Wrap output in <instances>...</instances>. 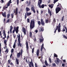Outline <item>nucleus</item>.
<instances>
[{
  "instance_id": "f257e3e1",
  "label": "nucleus",
  "mask_w": 67,
  "mask_h": 67,
  "mask_svg": "<svg viewBox=\"0 0 67 67\" xmlns=\"http://www.w3.org/2000/svg\"><path fill=\"white\" fill-rule=\"evenodd\" d=\"M35 26V20L33 19V20H31L30 22V28L31 30H32L33 29H34Z\"/></svg>"
},
{
  "instance_id": "f03ea898",
  "label": "nucleus",
  "mask_w": 67,
  "mask_h": 67,
  "mask_svg": "<svg viewBox=\"0 0 67 67\" xmlns=\"http://www.w3.org/2000/svg\"><path fill=\"white\" fill-rule=\"evenodd\" d=\"M59 5L60 7H58L55 8V12L56 14L58 13L61 10V8H62V6L61 5V4H59Z\"/></svg>"
},
{
  "instance_id": "7ed1b4c3",
  "label": "nucleus",
  "mask_w": 67,
  "mask_h": 67,
  "mask_svg": "<svg viewBox=\"0 0 67 67\" xmlns=\"http://www.w3.org/2000/svg\"><path fill=\"white\" fill-rule=\"evenodd\" d=\"M39 1H40V2H38V5L39 8H42L43 9V8H44V6H45L44 4H43L41 5V3L42 2V0H39Z\"/></svg>"
},
{
  "instance_id": "20e7f679",
  "label": "nucleus",
  "mask_w": 67,
  "mask_h": 67,
  "mask_svg": "<svg viewBox=\"0 0 67 67\" xmlns=\"http://www.w3.org/2000/svg\"><path fill=\"white\" fill-rule=\"evenodd\" d=\"M41 23L40 21H38L37 22L39 26L41 25V24L43 26H44V25H45V22H44V21H43L42 19L41 20Z\"/></svg>"
},
{
  "instance_id": "39448f33",
  "label": "nucleus",
  "mask_w": 67,
  "mask_h": 67,
  "mask_svg": "<svg viewBox=\"0 0 67 67\" xmlns=\"http://www.w3.org/2000/svg\"><path fill=\"white\" fill-rule=\"evenodd\" d=\"M19 36L17 35L18 37V46H20V47H22V43H21V41H20V34H18Z\"/></svg>"
},
{
  "instance_id": "423d86ee",
  "label": "nucleus",
  "mask_w": 67,
  "mask_h": 67,
  "mask_svg": "<svg viewBox=\"0 0 67 67\" xmlns=\"http://www.w3.org/2000/svg\"><path fill=\"white\" fill-rule=\"evenodd\" d=\"M21 54L20 51L17 54V58H19L20 57L21 54V55H22V54L23 53V50L22 49H21Z\"/></svg>"
},
{
  "instance_id": "0eeeda50",
  "label": "nucleus",
  "mask_w": 67,
  "mask_h": 67,
  "mask_svg": "<svg viewBox=\"0 0 67 67\" xmlns=\"http://www.w3.org/2000/svg\"><path fill=\"white\" fill-rule=\"evenodd\" d=\"M57 30H58V32L59 33L61 32V31L60 30V27H58V26H57L56 29H54V30H55L54 32V33H56V31H57Z\"/></svg>"
},
{
  "instance_id": "6e6552de",
  "label": "nucleus",
  "mask_w": 67,
  "mask_h": 67,
  "mask_svg": "<svg viewBox=\"0 0 67 67\" xmlns=\"http://www.w3.org/2000/svg\"><path fill=\"white\" fill-rule=\"evenodd\" d=\"M14 30L16 32L17 34L19 32V26H17L15 29V27L14 26Z\"/></svg>"
},
{
  "instance_id": "1a4fd4ad",
  "label": "nucleus",
  "mask_w": 67,
  "mask_h": 67,
  "mask_svg": "<svg viewBox=\"0 0 67 67\" xmlns=\"http://www.w3.org/2000/svg\"><path fill=\"white\" fill-rule=\"evenodd\" d=\"M26 51L27 52H28L29 50V46L28 45V42H26Z\"/></svg>"
},
{
  "instance_id": "9d476101",
  "label": "nucleus",
  "mask_w": 67,
  "mask_h": 67,
  "mask_svg": "<svg viewBox=\"0 0 67 67\" xmlns=\"http://www.w3.org/2000/svg\"><path fill=\"white\" fill-rule=\"evenodd\" d=\"M18 8H16V11L15 10L14 11V13H15V15H17V14H18Z\"/></svg>"
},
{
  "instance_id": "9b49d317",
  "label": "nucleus",
  "mask_w": 67,
  "mask_h": 67,
  "mask_svg": "<svg viewBox=\"0 0 67 67\" xmlns=\"http://www.w3.org/2000/svg\"><path fill=\"white\" fill-rule=\"evenodd\" d=\"M13 29V27H12V25H11L10 26V34H12V30Z\"/></svg>"
},
{
  "instance_id": "f8f14e48",
  "label": "nucleus",
  "mask_w": 67,
  "mask_h": 67,
  "mask_svg": "<svg viewBox=\"0 0 67 67\" xmlns=\"http://www.w3.org/2000/svg\"><path fill=\"white\" fill-rule=\"evenodd\" d=\"M45 23H48V22L49 23H50V22H51V19L49 20L46 19L45 20Z\"/></svg>"
},
{
  "instance_id": "ddd939ff",
  "label": "nucleus",
  "mask_w": 67,
  "mask_h": 67,
  "mask_svg": "<svg viewBox=\"0 0 67 67\" xmlns=\"http://www.w3.org/2000/svg\"><path fill=\"white\" fill-rule=\"evenodd\" d=\"M31 10L33 11L34 13H35V10L34 7H32L31 8Z\"/></svg>"
},
{
  "instance_id": "4468645a",
  "label": "nucleus",
  "mask_w": 67,
  "mask_h": 67,
  "mask_svg": "<svg viewBox=\"0 0 67 67\" xmlns=\"http://www.w3.org/2000/svg\"><path fill=\"white\" fill-rule=\"evenodd\" d=\"M23 32L24 33V35H26V29L24 28H23Z\"/></svg>"
},
{
  "instance_id": "2eb2a0df",
  "label": "nucleus",
  "mask_w": 67,
  "mask_h": 67,
  "mask_svg": "<svg viewBox=\"0 0 67 67\" xmlns=\"http://www.w3.org/2000/svg\"><path fill=\"white\" fill-rule=\"evenodd\" d=\"M36 54L37 57H39V50L38 49L37 50Z\"/></svg>"
},
{
  "instance_id": "dca6fc26",
  "label": "nucleus",
  "mask_w": 67,
  "mask_h": 67,
  "mask_svg": "<svg viewBox=\"0 0 67 67\" xmlns=\"http://www.w3.org/2000/svg\"><path fill=\"white\" fill-rule=\"evenodd\" d=\"M49 7H50L51 9H52L53 8V7L54 6V5L53 4H52L51 5H48Z\"/></svg>"
},
{
  "instance_id": "f3484780",
  "label": "nucleus",
  "mask_w": 67,
  "mask_h": 67,
  "mask_svg": "<svg viewBox=\"0 0 67 67\" xmlns=\"http://www.w3.org/2000/svg\"><path fill=\"white\" fill-rule=\"evenodd\" d=\"M48 13L50 14V15L51 16L52 15V12L51 11H50V10L49 9H48Z\"/></svg>"
},
{
  "instance_id": "a211bd4d",
  "label": "nucleus",
  "mask_w": 67,
  "mask_h": 67,
  "mask_svg": "<svg viewBox=\"0 0 67 67\" xmlns=\"http://www.w3.org/2000/svg\"><path fill=\"white\" fill-rule=\"evenodd\" d=\"M16 61L17 65L19 64V59H17L16 58Z\"/></svg>"
},
{
  "instance_id": "6ab92c4d",
  "label": "nucleus",
  "mask_w": 67,
  "mask_h": 67,
  "mask_svg": "<svg viewBox=\"0 0 67 67\" xmlns=\"http://www.w3.org/2000/svg\"><path fill=\"white\" fill-rule=\"evenodd\" d=\"M40 43H43V41H44V38L40 39Z\"/></svg>"
},
{
  "instance_id": "aec40b11",
  "label": "nucleus",
  "mask_w": 67,
  "mask_h": 67,
  "mask_svg": "<svg viewBox=\"0 0 67 67\" xmlns=\"http://www.w3.org/2000/svg\"><path fill=\"white\" fill-rule=\"evenodd\" d=\"M44 63H45L46 65L47 66H48V64H47V60H45Z\"/></svg>"
},
{
  "instance_id": "412c9836",
  "label": "nucleus",
  "mask_w": 67,
  "mask_h": 67,
  "mask_svg": "<svg viewBox=\"0 0 67 67\" xmlns=\"http://www.w3.org/2000/svg\"><path fill=\"white\" fill-rule=\"evenodd\" d=\"M7 41L6 40H5L4 41V43L5 46L7 45Z\"/></svg>"
},
{
  "instance_id": "4be33fe9",
  "label": "nucleus",
  "mask_w": 67,
  "mask_h": 67,
  "mask_svg": "<svg viewBox=\"0 0 67 67\" xmlns=\"http://www.w3.org/2000/svg\"><path fill=\"white\" fill-rule=\"evenodd\" d=\"M27 13V15L28 16H29V15H31V13Z\"/></svg>"
},
{
  "instance_id": "5701e85b",
  "label": "nucleus",
  "mask_w": 67,
  "mask_h": 67,
  "mask_svg": "<svg viewBox=\"0 0 67 67\" xmlns=\"http://www.w3.org/2000/svg\"><path fill=\"white\" fill-rule=\"evenodd\" d=\"M10 16V14H8L7 15V19H9V17Z\"/></svg>"
},
{
  "instance_id": "b1692460",
  "label": "nucleus",
  "mask_w": 67,
  "mask_h": 67,
  "mask_svg": "<svg viewBox=\"0 0 67 67\" xmlns=\"http://www.w3.org/2000/svg\"><path fill=\"white\" fill-rule=\"evenodd\" d=\"M32 33L31 32H30L29 33V36L30 37H32Z\"/></svg>"
},
{
  "instance_id": "393cba45",
  "label": "nucleus",
  "mask_w": 67,
  "mask_h": 67,
  "mask_svg": "<svg viewBox=\"0 0 67 67\" xmlns=\"http://www.w3.org/2000/svg\"><path fill=\"white\" fill-rule=\"evenodd\" d=\"M26 9L27 12V11H30V9H29V8L27 7H26Z\"/></svg>"
},
{
  "instance_id": "a878e982",
  "label": "nucleus",
  "mask_w": 67,
  "mask_h": 67,
  "mask_svg": "<svg viewBox=\"0 0 67 67\" xmlns=\"http://www.w3.org/2000/svg\"><path fill=\"white\" fill-rule=\"evenodd\" d=\"M2 15L4 17V18H6V15H5V14H4L3 13H2Z\"/></svg>"
},
{
  "instance_id": "bb28decb",
  "label": "nucleus",
  "mask_w": 67,
  "mask_h": 67,
  "mask_svg": "<svg viewBox=\"0 0 67 67\" xmlns=\"http://www.w3.org/2000/svg\"><path fill=\"white\" fill-rule=\"evenodd\" d=\"M57 61L58 63H59V61H60V60L58 58H56Z\"/></svg>"
},
{
  "instance_id": "cd10ccee",
  "label": "nucleus",
  "mask_w": 67,
  "mask_h": 67,
  "mask_svg": "<svg viewBox=\"0 0 67 67\" xmlns=\"http://www.w3.org/2000/svg\"><path fill=\"white\" fill-rule=\"evenodd\" d=\"M5 47L6 49L5 51V52H7V53H8V52H9V49H7V46H5Z\"/></svg>"
},
{
  "instance_id": "c85d7f7f",
  "label": "nucleus",
  "mask_w": 67,
  "mask_h": 67,
  "mask_svg": "<svg viewBox=\"0 0 67 67\" xmlns=\"http://www.w3.org/2000/svg\"><path fill=\"white\" fill-rule=\"evenodd\" d=\"M11 15L12 18H13V17H14V14L13 13L11 14Z\"/></svg>"
},
{
  "instance_id": "c756f323",
  "label": "nucleus",
  "mask_w": 67,
  "mask_h": 67,
  "mask_svg": "<svg viewBox=\"0 0 67 67\" xmlns=\"http://www.w3.org/2000/svg\"><path fill=\"white\" fill-rule=\"evenodd\" d=\"M52 65L53 66H56V64L55 63H53L52 64Z\"/></svg>"
},
{
  "instance_id": "7c9ffc66",
  "label": "nucleus",
  "mask_w": 67,
  "mask_h": 67,
  "mask_svg": "<svg viewBox=\"0 0 67 67\" xmlns=\"http://www.w3.org/2000/svg\"><path fill=\"white\" fill-rule=\"evenodd\" d=\"M15 42H14V44L13 46L14 48H15Z\"/></svg>"
},
{
  "instance_id": "2f4dec72",
  "label": "nucleus",
  "mask_w": 67,
  "mask_h": 67,
  "mask_svg": "<svg viewBox=\"0 0 67 67\" xmlns=\"http://www.w3.org/2000/svg\"><path fill=\"white\" fill-rule=\"evenodd\" d=\"M41 32H43V31H44V28L42 27L41 28Z\"/></svg>"
},
{
  "instance_id": "473e14b6",
  "label": "nucleus",
  "mask_w": 67,
  "mask_h": 67,
  "mask_svg": "<svg viewBox=\"0 0 67 67\" xmlns=\"http://www.w3.org/2000/svg\"><path fill=\"white\" fill-rule=\"evenodd\" d=\"M58 1V0H54V3L55 4L56 2H57Z\"/></svg>"
},
{
  "instance_id": "72a5a7b5",
  "label": "nucleus",
  "mask_w": 67,
  "mask_h": 67,
  "mask_svg": "<svg viewBox=\"0 0 67 67\" xmlns=\"http://www.w3.org/2000/svg\"><path fill=\"white\" fill-rule=\"evenodd\" d=\"M34 48H33L32 49V53H33V54H34Z\"/></svg>"
},
{
  "instance_id": "f704fd0d",
  "label": "nucleus",
  "mask_w": 67,
  "mask_h": 67,
  "mask_svg": "<svg viewBox=\"0 0 67 67\" xmlns=\"http://www.w3.org/2000/svg\"><path fill=\"white\" fill-rule=\"evenodd\" d=\"M53 22H54V23H55L56 22V19H55V18H53Z\"/></svg>"
},
{
  "instance_id": "c9c22d12",
  "label": "nucleus",
  "mask_w": 67,
  "mask_h": 67,
  "mask_svg": "<svg viewBox=\"0 0 67 67\" xmlns=\"http://www.w3.org/2000/svg\"><path fill=\"white\" fill-rule=\"evenodd\" d=\"M3 8L4 9H6V8H8V7H5V6H4L3 7Z\"/></svg>"
},
{
  "instance_id": "e433bc0d",
  "label": "nucleus",
  "mask_w": 67,
  "mask_h": 67,
  "mask_svg": "<svg viewBox=\"0 0 67 67\" xmlns=\"http://www.w3.org/2000/svg\"><path fill=\"white\" fill-rule=\"evenodd\" d=\"M31 66L32 67H34V65H33V62H31Z\"/></svg>"
},
{
  "instance_id": "4c0bfd02",
  "label": "nucleus",
  "mask_w": 67,
  "mask_h": 67,
  "mask_svg": "<svg viewBox=\"0 0 67 67\" xmlns=\"http://www.w3.org/2000/svg\"><path fill=\"white\" fill-rule=\"evenodd\" d=\"M27 22H28V23H29L30 22V19L29 18H27Z\"/></svg>"
},
{
  "instance_id": "58836bf2",
  "label": "nucleus",
  "mask_w": 67,
  "mask_h": 67,
  "mask_svg": "<svg viewBox=\"0 0 67 67\" xmlns=\"http://www.w3.org/2000/svg\"><path fill=\"white\" fill-rule=\"evenodd\" d=\"M10 3H8L7 4V6L8 7L9 6H10Z\"/></svg>"
},
{
  "instance_id": "ea45409f",
  "label": "nucleus",
  "mask_w": 67,
  "mask_h": 67,
  "mask_svg": "<svg viewBox=\"0 0 67 67\" xmlns=\"http://www.w3.org/2000/svg\"><path fill=\"white\" fill-rule=\"evenodd\" d=\"M5 35H6V34L5 33V31L4 30L3 31V36H5Z\"/></svg>"
},
{
  "instance_id": "a19ab883",
  "label": "nucleus",
  "mask_w": 67,
  "mask_h": 67,
  "mask_svg": "<svg viewBox=\"0 0 67 67\" xmlns=\"http://www.w3.org/2000/svg\"><path fill=\"white\" fill-rule=\"evenodd\" d=\"M54 57H58V56L56 54H54Z\"/></svg>"
},
{
  "instance_id": "79ce46f5",
  "label": "nucleus",
  "mask_w": 67,
  "mask_h": 67,
  "mask_svg": "<svg viewBox=\"0 0 67 67\" xmlns=\"http://www.w3.org/2000/svg\"><path fill=\"white\" fill-rule=\"evenodd\" d=\"M14 51V49H12L11 50V53H13V51Z\"/></svg>"
},
{
  "instance_id": "37998d69",
  "label": "nucleus",
  "mask_w": 67,
  "mask_h": 67,
  "mask_svg": "<svg viewBox=\"0 0 67 67\" xmlns=\"http://www.w3.org/2000/svg\"><path fill=\"white\" fill-rule=\"evenodd\" d=\"M49 60L50 63H52V62L51 61V58H49Z\"/></svg>"
},
{
  "instance_id": "c03bdc74",
  "label": "nucleus",
  "mask_w": 67,
  "mask_h": 67,
  "mask_svg": "<svg viewBox=\"0 0 67 67\" xmlns=\"http://www.w3.org/2000/svg\"><path fill=\"white\" fill-rule=\"evenodd\" d=\"M27 17V16H26V14H25V19H26Z\"/></svg>"
},
{
  "instance_id": "a18cd8bd",
  "label": "nucleus",
  "mask_w": 67,
  "mask_h": 67,
  "mask_svg": "<svg viewBox=\"0 0 67 67\" xmlns=\"http://www.w3.org/2000/svg\"><path fill=\"white\" fill-rule=\"evenodd\" d=\"M10 62H11V61L10 60H8V62L9 64H10Z\"/></svg>"
},
{
  "instance_id": "49530a36",
  "label": "nucleus",
  "mask_w": 67,
  "mask_h": 67,
  "mask_svg": "<svg viewBox=\"0 0 67 67\" xmlns=\"http://www.w3.org/2000/svg\"><path fill=\"white\" fill-rule=\"evenodd\" d=\"M64 16H63V17H62V20L61 21H63V20H64Z\"/></svg>"
},
{
  "instance_id": "de8ad7c7",
  "label": "nucleus",
  "mask_w": 67,
  "mask_h": 67,
  "mask_svg": "<svg viewBox=\"0 0 67 67\" xmlns=\"http://www.w3.org/2000/svg\"><path fill=\"white\" fill-rule=\"evenodd\" d=\"M8 3H12V2H11V0H10V1L8 2Z\"/></svg>"
},
{
  "instance_id": "09e8293b",
  "label": "nucleus",
  "mask_w": 67,
  "mask_h": 67,
  "mask_svg": "<svg viewBox=\"0 0 67 67\" xmlns=\"http://www.w3.org/2000/svg\"><path fill=\"white\" fill-rule=\"evenodd\" d=\"M31 5V1L30 0L29 1V3L28 4L29 5Z\"/></svg>"
},
{
  "instance_id": "8fccbe9b",
  "label": "nucleus",
  "mask_w": 67,
  "mask_h": 67,
  "mask_svg": "<svg viewBox=\"0 0 67 67\" xmlns=\"http://www.w3.org/2000/svg\"><path fill=\"white\" fill-rule=\"evenodd\" d=\"M60 26H61V25H60V23H59L58 25V27H60Z\"/></svg>"
},
{
  "instance_id": "3c124183",
  "label": "nucleus",
  "mask_w": 67,
  "mask_h": 67,
  "mask_svg": "<svg viewBox=\"0 0 67 67\" xmlns=\"http://www.w3.org/2000/svg\"><path fill=\"white\" fill-rule=\"evenodd\" d=\"M19 0H17V5H19Z\"/></svg>"
},
{
  "instance_id": "603ef678",
  "label": "nucleus",
  "mask_w": 67,
  "mask_h": 67,
  "mask_svg": "<svg viewBox=\"0 0 67 67\" xmlns=\"http://www.w3.org/2000/svg\"><path fill=\"white\" fill-rule=\"evenodd\" d=\"M9 21H10V19H9L7 20V23H9Z\"/></svg>"
},
{
  "instance_id": "864d4df0",
  "label": "nucleus",
  "mask_w": 67,
  "mask_h": 67,
  "mask_svg": "<svg viewBox=\"0 0 67 67\" xmlns=\"http://www.w3.org/2000/svg\"><path fill=\"white\" fill-rule=\"evenodd\" d=\"M65 29L66 30L65 32L66 33H67V28L66 27H65Z\"/></svg>"
},
{
  "instance_id": "5fc2aeb1",
  "label": "nucleus",
  "mask_w": 67,
  "mask_h": 67,
  "mask_svg": "<svg viewBox=\"0 0 67 67\" xmlns=\"http://www.w3.org/2000/svg\"><path fill=\"white\" fill-rule=\"evenodd\" d=\"M63 36L64 38H66L67 37H66V36L65 35H63Z\"/></svg>"
},
{
  "instance_id": "6e6d98bb",
  "label": "nucleus",
  "mask_w": 67,
  "mask_h": 67,
  "mask_svg": "<svg viewBox=\"0 0 67 67\" xmlns=\"http://www.w3.org/2000/svg\"><path fill=\"white\" fill-rule=\"evenodd\" d=\"M62 67H65V64L64 63H62Z\"/></svg>"
},
{
  "instance_id": "4d7b16f0",
  "label": "nucleus",
  "mask_w": 67,
  "mask_h": 67,
  "mask_svg": "<svg viewBox=\"0 0 67 67\" xmlns=\"http://www.w3.org/2000/svg\"><path fill=\"white\" fill-rule=\"evenodd\" d=\"M43 47H41V52H42V51H43Z\"/></svg>"
},
{
  "instance_id": "13d9d810",
  "label": "nucleus",
  "mask_w": 67,
  "mask_h": 67,
  "mask_svg": "<svg viewBox=\"0 0 67 67\" xmlns=\"http://www.w3.org/2000/svg\"><path fill=\"white\" fill-rule=\"evenodd\" d=\"M10 65H12V66H14V64H13V63L11 62L10 63Z\"/></svg>"
},
{
  "instance_id": "bf43d9fd",
  "label": "nucleus",
  "mask_w": 67,
  "mask_h": 67,
  "mask_svg": "<svg viewBox=\"0 0 67 67\" xmlns=\"http://www.w3.org/2000/svg\"><path fill=\"white\" fill-rule=\"evenodd\" d=\"M29 67H32V66L31 65V62H30L29 64Z\"/></svg>"
},
{
  "instance_id": "052dcab7",
  "label": "nucleus",
  "mask_w": 67,
  "mask_h": 67,
  "mask_svg": "<svg viewBox=\"0 0 67 67\" xmlns=\"http://www.w3.org/2000/svg\"><path fill=\"white\" fill-rule=\"evenodd\" d=\"M13 55V54H12V53H11L10 55V58H11V57H12V56Z\"/></svg>"
},
{
  "instance_id": "680f3d73",
  "label": "nucleus",
  "mask_w": 67,
  "mask_h": 67,
  "mask_svg": "<svg viewBox=\"0 0 67 67\" xmlns=\"http://www.w3.org/2000/svg\"><path fill=\"white\" fill-rule=\"evenodd\" d=\"M40 37L41 38H42V39H43V38H43V36H42V35H41V36H40Z\"/></svg>"
},
{
  "instance_id": "e2e57ef3",
  "label": "nucleus",
  "mask_w": 67,
  "mask_h": 67,
  "mask_svg": "<svg viewBox=\"0 0 67 67\" xmlns=\"http://www.w3.org/2000/svg\"><path fill=\"white\" fill-rule=\"evenodd\" d=\"M12 59H13V60L14 59V57L13 56H12L11 57Z\"/></svg>"
},
{
  "instance_id": "0e129e2a",
  "label": "nucleus",
  "mask_w": 67,
  "mask_h": 67,
  "mask_svg": "<svg viewBox=\"0 0 67 67\" xmlns=\"http://www.w3.org/2000/svg\"><path fill=\"white\" fill-rule=\"evenodd\" d=\"M62 31L63 32H65V29H64V28H63Z\"/></svg>"
},
{
  "instance_id": "69168bd1",
  "label": "nucleus",
  "mask_w": 67,
  "mask_h": 67,
  "mask_svg": "<svg viewBox=\"0 0 67 67\" xmlns=\"http://www.w3.org/2000/svg\"><path fill=\"white\" fill-rule=\"evenodd\" d=\"M25 3L26 4H28V3H29V1H26Z\"/></svg>"
},
{
  "instance_id": "338daca9",
  "label": "nucleus",
  "mask_w": 67,
  "mask_h": 67,
  "mask_svg": "<svg viewBox=\"0 0 67 67\" xmlns=\"http://www.w3.org/2000/svg\"><path fill=\"white\" fill-rule=\"evenodd\" d=\"M15 30H13V33H14V32H15Z\"/></svg>"
},
{
  "instance_id": "774afa93",
  "label": "nucleus",
  "mask_w": 67,
  "mask_h": 67,
  "mask_svg": "<svg viewBox=\"0 0 67 67\" xmlns=\"http://www.w3.org/2000/svg\"><path fill=\"white\" fill-rule=\"evenodd\" d=\"M35 32L36 33H37V32H38V31L37 30H36L35 31Z\"/></svg>"
}]
</instances>
